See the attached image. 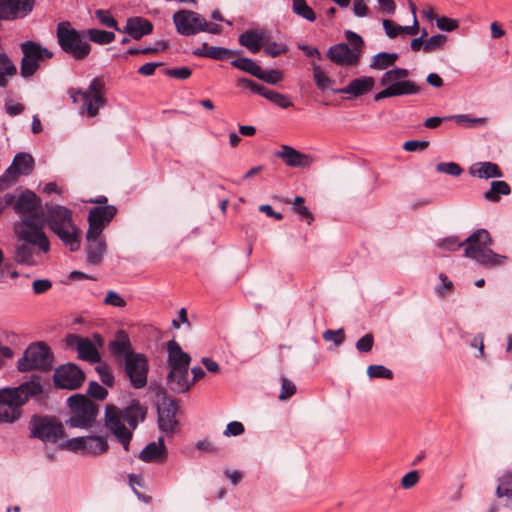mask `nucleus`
Returning <instances> with one entry per match:
<instances>
[{"label": "nucleus", "mask_w": 512, "mask_h": 512, "mask_svg": "<svg viewBox=\"0 0 512 512\" xmlns=\"http://www.w3.org/2000/svg\"><path fill=\"white\" fill-rule=\"evenodd\" d=\"M71 416L65 421L70 428L90 429L99 414V405L83 394H75L67 399Z\"/></svg>", "instance_id": "nucleus-9"}, {"label": "nucleus", "mask_w": 512, "mask_h": 512, "mask_svg": "<svg viewBox=\"0 0 512 512\" xmlns=\"http://www.w3.org/2000/svg\"><path fill=\"white\" fill-rule=\"evenodd\" d=\"M20 176L22 175L18 173L17 169L13 168V164L11 163V165L0 176V192L16 183Z\"/></svg>", "instance_id": "nucleus-42"}, {"label": "nucleus", "mask_w": 512, "mask_h": 512, "mask_svg": "<svg viewBox=\"0 0 512 512\" xmlns=\"http://www.w3.org/2000/svg\"><path fill=\"white\" fill-rule=\"evenodd\" d=\"M29 438L43 443H57L66 436L64 425L55 416L34 414L29 423Z\"/></svg>", "instance_id": "nucleus-10"}, {"label": "nucleus", "mask_w": 512, "mask_h": 512, "mask_svg": "<svg viewBox=\"0 0 512 512\" xmlns=\"http://www.w3.org/2000/svg\"><path fill=\"white\" fill-rule=\"evenodd\" d=\"M86 40L99 45L110 44L115 40V33L96 28L85 29Z\"/></svg>", "instance_id": "nucleus-34"}, {"label": "nucleus", "mask_w": 512, "mask_h": 512, "mask_svg": "<svg viewBox=\"0 0 512 512\" xmlns=\"http://www.w3.org/2000/svg\"><path fill=\"white\" fill-rule=\"evenodd\" d=\"M34 7L35 0H0L1 21L24 19Z\"/></svg>", "instance_id": "nucleus-19"}, {"label": "nucleus", "mask_w": 512, "mask_h": 512, "mask_svg": "<svg viewBox=\"0 0 512 512\" xmlns=\"http://www.w3.org/2000/svg\"><path fill=\"white\" fill-rule=\"evenodd\" d=\"M179 410L178 401L167 395L166 390L162 387V438L172 437L178 428L179 421L176 418ZM167 455V449L162 441V460Z\"/></svg>", "instance_id": "nucleus-14"}, {"label": "nucleus", "mask_w": 512, "mask_h": 512, "mask_svg": "<svg viewBox=\"0 0 512 512\" xmlns=\"http://www.w3.org/2000/svg\"><path fill=\"white\" fill-rule=\"evenodd\" d=\"M153 31L152 23L139 16L129 17L126 20V25L123 29H120V32L128 34L131 38L135 40H140L143 36H146Z\"/></svg>", "instance_id": "nucleus-26"}, {"label": "nucleus", "mask_w": 512, "mask_h": 512, "mask_svg": "<svg viewBox=\"0 0 512 512\" xmlns=\"http://www.w3.org/2000/svg\"><path fill=\"white\" fill-rule=\"evenodd\" d=\"M245 431L244 425L239 421H232L227 424L223 434L229 436H239Z\"/></svg>", "instance_id": "nucleus-60"}, {"label": "nucleus", "mask_w": 512, "mask_h": 512, "mask_svg": "<svg viewBox=\"0 0 512 512\" xmlns=\"http://www.w3.org/2000/svg\"><path fill=\"white\" fill-rule=\"evenodd\" d=\"M421 88L413 81L402 79L388 88H384L374 95L375 101L385 98L397 97L403 95H413L419 93Z\"/></svg>", "instance_id": "nucleus-22"}, {"label": "nucleus", "mask_w": 512, "mask_h": 512, "mask_svg": "<svg viewBox=\"0 0 512 512\" xmlns=\"http://www.w3.org/2000/svg\"><path fill=\"white\" fill-rule=\"evenodd\" d=\"M437 27L446 32H451L458 28V21L455 19L448 18L446 16H441L436 18Z\"/></svg>", "instance_id": "nucleus-56"}, {"label": "nucleus", "mask_w": 512, "mask_h": 512, "mask_svg": "<svg viewBox=\"0 0 512 512\" xmlns=\"http://www.w3.org/2000/svg\"><path fill=\"white\" fill-rule=\"evenodd\" d=\"M256 78H258L268 84L275 85L282 80L283 76H282V72L279 70L273 69V70H269V71H264L260 67L258 70V73L256 75Z\"/></svg>", "instance_id": "nucleus-46"}, {"label": "nucleus", "mask_w": 512, "mask_h": 512, "mask_svg": "<svg viewBox=\"0 0 512 512\" xmlns=\"http://www.w3.org/2000/svg\"><path fill=\"white\" fill-rule=\"evenodd\" d=\"M240 45L249 49L252 53H257L263 46V36L257 30H246L239 36Z\"/></svg>", "instance_id": "nucleus-30"}, {"label": "nucleus", "mask_w": 512, "mask_h": 512, "mask_svg": "<svg viewBox=\"0 0 512 512\" xmlns=\"http://www.w3.org/2000/svg\"><path fill=\"white\" fill-rule=\"evenodd\" d=\"M313 69V79L315 82L316 87L320 91H325L329 89L332 85V80L325 74V72L322 70V68L313 63L312 64Z\"/></svg>", "instance_id": "nucleus-39"}, {"label": "nucleus", "mask_w": 512, "mask_h": 512, "mask_svg": "<svg viewBox=\"0 0 512 512\" xmlns=\"http://www.w3.org/2000/svg\"><path fill=\"white\" fill-rule=\"evenodd\" d=\"M419 481V473L418 471L416 470H413V471H410L408 473H406L402 480H401V485L403 488L405 489H409V488H412L413 486H415Z\"/></svg>", "instance_id": "nucleus-63"}, {"label": "nucleus", "mask_w": 512, "mask_h": 512, "mask_svg": "<svg viewBox=\"0 0 512 512\" xmlns=\"http://www.w3.org/2000/svg\"><path fill=\"white\" fill-rule=\"evenodd\" d=\"M192 373V379H189V375L187 376V384L188 388L182 390V393L189 392L191 388L198 382L199 380L203 379L206 375L205 371L200 366H195L191 369Z\"/></svg>", "instance_id": "nucleus-55"}, {"label": "nucleus", "mask_w": 512, "mask_h": 512, "mask_svg": "<svg viewBox=\"0 0 512 512\" xmlns=\"http://www.w3.org/2000/svg\"><path fill=\"white\" fill-rule=\"evenodd\" d=\"M12 164L13 168L17 169L18 173H20L23 176L30 175L35 167L34 158L26 152L17 153L14 156Z\"/></svg>", "instance_id": "nucleus-31"}, {"label": "nucleus", "mask_w": 512, "mask_h": 512, "mask_svg": "<svg viewBox=\"0 0 512 512\" xmlns=\"http://www.w3.org/2000/svg\"><path fill=\"white\" fill-rule=\"evenodd\" d=\"M23 57L20 62V75L23 78L32 77L40 68V63L53 57V52L39 42L27 40L20 44Z\"/></svg>", "instance_id": "nucleus-13"}, {"label": "nucleus", "mask_w": 512, "mask_h": 512, "mask_svg": "<svg viewBox=\"0 0 512 512\" xmlns=\"http://www.w3.org/2000/svg\"><path fill=\"white\" fill-rule=\"evenodd\" d=\"M178 33L184 36H192L200 32H208L218 35L222 32L220 25L209 23L199 13L191 10H180L173 15Z\"/></svg>", "instance_id": "nucleus-12"}, {"label": "nucleus", "mask_w": 512, "mask_h": 512, "mask_svg": "<svg viewBox=\"0 0 512 512\" xmlns=\"http://www.w3.org/2000/svg\"><path fill=\"white\" fill-rule=\"evenodd\" d=\"M104 303L114 307H124L126 305L125 300L114 291H109L107 293Z\"/></svg>", "instance_id": "nucleus-64"}, {"label": "nucleus", "mask_w": 512, "mask_h": 512, "mask_svg": "<svg viewBox=\"0 0 512 512\" xmlns=\"http://www.w3.org/2000/svg\"><path fill=\"white\" fill-rule=\"evenodd\" d=\"M382 24L388 37L396 38L401 34V25H398L389 19H384Z\"/></svg>", "instance_id": "nucleus-62"}, {"label": "nucleus", "mask_w": 512, "mask_h": 512, "mask_svg": "<svg viewBox=\"0 0 512 512\" xmlns=\"http://www.w3.org/2000/svg\"><path fill=\"white\" fill-rule=\"evenodd\" d=\"M118 210L114 205L95 206L88 212L89 237L101 236L103 230L111 223Z\"/></svg>", "instance_id": "nucleus-17"}, {"label": "nucleus", "mask_w": 512, "mask_h": 512, "mask_svg": "<svg viewBox=\"0 0 512 512\" xmlns=\"http://www.w3.org/2000/svg\"><path fill=\"white\" fill-rule=\"evenodd\" d=\"M108 349L116 361L122 359L125 361L131 355L136 354L132 349L128 334L123 330L116 333L115 338L109 342Z\"/></svg>", "instance_id": "nucleus-24"}, {"label": "nucleus", "mask_w": 512, "mask_h": 512, "mask_svg": "<svg viewBox=\"0 0 512 512\" xmlns=\"http://www.w3.org/2000/svg\"><path fill=\"white\" fill-rule=\"evenodd\" d=\"M19 243L15 246L14 261L20 265L35 266L41 253L50 251V241L43 225L24 219V227L16 228Z\"/></svg>", "instance_id": "nucleus-3"}, {"label": "nucleus", "mask_w": 512, "mask_h": 512, "mask_svg": "<svg viewBox=\"0 0 512 512\" xmlns=\"http://www.w3.org/2000/svg\"><path fill=\"white\" fill-rule=\"evenodd\" d=\"M436 171L452 176H460L463 173L461 166L455 162H442L436 165Z\"/></svg>", "instance_id": "nucleus-51"}, {"label": "nucleus", "mask_w": 512, "mask_h": 512, "mask_svg": "<svg viewBox=\"0 0 512 512\" xmlns=\"http://www.w3.org/2000/svg\"><path fill=\"white\" fill-rule=\"evenodd\" d=\"M54 355L51 348L45 342L30 344L23 356L17 361V369L20 372L33 370L49 371L53 367Z\"/></svg>", "instance_id": "nucleus-11"}, {"label": "nucleus", "mask_w": 512, "mask_h": 512, "mask_svg": "<svg viewBox=\"0 0 512 512\" xmlns=\"http://www.w3.org/2000/svg\"><path fill=\"white\" fill-rule=\"evenodd\" d=\"M43 393L40 376L33 375L30 380L17 387L0 389V423H14L22 416V406L30 398Z\"/></svg>", "instance_id": "nucleus-4"}, {"label": "nucleus", "mask_w": 512, "mask_h": 512, "mask_svg": "<svg viewBox=\"0 0 512 512\" xmlns=\"http://www.w3.org/2000/svg\"><path fill=\"white\" fill-rule=\"evenodd\" d=\"M275 156L282 159L289 167L304 168L313 162V158L310 155L288 145H282L281 149L275 153Z\"/></svg>", "instance_id": "nucleus-23"}, {"label": "nucleus", "mask_w": 512, "mask_h": 512, "mask_svg": "<svg viewBox=\"0 0 512 512\" xmlns=\"http://www.w3.org/2000/svg\"><path fill=\"white\" fill-rule=\"evenodd\" d=\"M56 37L62 51L76 61L86 59L91 53L92 47L86 40L85 29L77 30L69 21L57 24Z\"/></svg>", "instance_id": "nucleus-7"}, {"label": "nucleus", "mask_w": 512, "mask_h": 512, "mask_svg": "<svg viewBox=\"0 0 512 512\" xmlns=\"http://www.w3.org/2000/svg\"><path fill=\"white\" fill-rule=\"evenodd\" d=\"M166 350L167 387L174 393L182 394V390L188 388L187 376L192 358L174 338L166 343Z\"/></svg>", "instance_id": "nucleus-6"}, {"label": "nucleus", "mask_w": 512, "mask_h": 512, "mask_svg": "<svg viewBox=\"0 0 512 512\" xmlns=\"http://www.w3.org/2000/svg\"><path fill=\"white\" fill-rule=\"evenodd\" d=\"M95 370L98 373L99 378L104 385L108 387H112L114 385L115 378L111 371V368L107 364L98 365L96 366Z\"/></svg>", "instance_id": "nucleus-50"}, {"label": "nucleus", "mask_w": 512, "mask_h": 512, "mask_svg": "<svg viewBox=\"0 0 512 512\" xmlns=\"http://www.w3.org/2000/svg\"><path fill=\"white\" fill-rule=\"evenodd\" d=\"M409 76V71L405 68H393L390 70H387L380 79V84L384 86L385 88H388L389 86L394 85L395 83H398V81H401L402 79H405Z\"/></svg>", "instance_id": "nucleus-36"}, {"label": "nucleus", "mask_w": 512, "mask_h": 512, "mask_svg": "<svg viewBox=\"0 0 512 512\" xmlns=\"http://www.w3.org/2000/svg\"><path fill=\"white\" fill-rule=\"evenodd\" d=\"M195 56L211 58L214 60H226L239 54V51H234L225 47L208 46L206 43L201 48L193 51Z\"/></svg>", "instance_id": "nucleus-28"}, {"label": "nucleus", "mask_w": 512, "mask_h": 512, "mask_svg": "<svg viewBox=\"0 0 512 512\" xmlns=\"http://www.w3.org/2000/svg\"><path fill=\"white\" fill-rule=\"evenodd\" d=\"M66 343L68 346H76L80 359L89 361L91 363L100 362V354L96 346L89 338H84L75 334H69L66 337Z\"/></svg>", "instance_id": "nucleus-21"}, {"label": "nucleus", "mask_w": 512, "mask_h": 512, "mask_svg": "<svg viewBox=\"0 0 512 512\" xmlns=\"http://www.w3.org/2000/svg\"><path fill=\"white\" fill-rule=\"evenodd\" d=\"M397 53L380 52L372 57L370 67L377 70H385L396 62Z\"/></svg>", "instance_id": "nucleus-35"}, {"label": "nucleus", "mask_w": 512, "mask_h": 512, "mask_svg": "<svg viewBox=\"0 0 512 512\" xmlns=\"http://www.w3.org/2000/svg\"><path fill=\"white\" fill-rule=\"evenodd\" d=\"M288 51V47L285 45V44H278L276 42H272V43H269L265 48H264V53L267 55V56H270V57H277L281 54H284Z\"/></svg>", "instance_id": "nucleus-57"}, {"label": "nucleus", "mask_w": 512, "mask_h": 512, "mask_svg": "<svg viewBox=\"0 0 512 512\" xmlns=\"http://www.w3.org/2000/svg\"><path fill=\"white\" fill-rule=\"evenodd\" d=\"M108 448L109 445L105 437L89 435L86 442L85 455L98 456L107 452Z\"/></svg>", "instance_id": "nucleus-32"}, {"label": "nucleus", "mask_w": 512, "mask_h": 512, "mask_svg": "<svg viewBox=\"0 0 512 512\" xmlns=\"http://www.w3.org/2000/svg\"><path fill=\"white\" fill-rule=\"evenodd\" d=\"M510 193L511 188L509 184L505 181L498 180L491 182L490 189L485 191L483 196L488 201L498 202L501 195H509Z\"/></svg>", "instance_id": "nucleus-33"}, {"label": "nucleus", "mask_w": 512, "mask_h": 512, "mask_svg": "<svg viewBox=\"0 0 512 512\" xmlns=\"http://www.w3.org/2000/svg\"><path fill=\"white\" fill-rule=\"evenodd\" d=\"M323 338L326 341H333L337 346L341 345L345 340L344 330L343 329L326 330L323 333Z\"/></svg>", "instance_id": "nucleus-58"}, {"label": "nucleus", "mask_w": 512, "mask_h": 512, "mask_svg": "<svg viewBox=\"0 0 512 512\" xmlns=\"http://www.w3.org/2000/svg\"><path fill=\"white\" fill-rule=\"evenodd\" d=\"M493 240L490 233L479 228L475 230L464 241H460L456 236H450L439 242L438 247L441 249L456 251L465 245L464 255L477 264L482 266H500L505 263L506 256L495 253L490 246Z\"/></svg>", "instance_id": "nucleus-1"}, {"label": "nucleus", "mask_w": 512, "mask_h": 512, "mask_svg": "<svg viewBox=\"0 0 512 512\" xmlns=\"http://www.w3.org/2000/svg\"><path fill=\"white\" fill-rule=\"evenodd\" d=\"M41 199L32 190L22 191L14 203V211L20 216L22 227L24 219H32L33 222L40 217Z\"/></svg>", "instance_id": "nucleus-18"}, {"label": "nucleus", "mask_w": 512, "mask_h": 512, "mask_svg": "<svg viewBox=\"0 0 512 512\" xmlns=\"http://www.w3.org/2000/svg\"><path fill=\"white\" fill-rule=\"evenodd\" d=\"M127 477L128 483L132 488L133 492L136 494L137 498L144 503H150L152 498L149 495H146L145 493L139 492L136 488H145L143 476L140 474H128Z\"/></svg>", "instance_id": "nucleus-37"}, {"label": "nucleus", "mask_w": 512, "mask_h": 512, "mask_svg": "<svg viewBox=\"0 0 512 512\" xmlns=\"http://www.w3.org/2000/svg\"><path fill=\"white\" fill-rule=\"evenodd\" d=\"M296 385L287 379L286 377L281 378V391L279 395V400L285 401L292 397L296 393Z\"/></svg>", "instance_id": "nucleus-52"}, {"label": "nucleus", "mask_w": 512, "mask_h": 512, "mask_svg": "<svg viewBox=\"0 0 512 512\" xmlns=\"http://www.w3.org/2000/svg\"><path fill=\"white\" fill-rule=\"evenodd\" d=\"M238 85H245L248 89H250L251 92L261 95L264 98L265 95H267V92L269 91V89H267L265 86L248 78L238 79Z\"/></svg>", "instance_id": "nucleus-53"}, {"label": "nucleus", "mask_w": 512, "mask_h": 512, "mask_svg": "<svg viewBox=\"0 0 512 512\" xmlns=\"http://www.w3.org/2000/svg\"><path fill=\"white\" fill-rule=\"evenodd\" d=\"M439 279L441 280V284L436 287L435 293L439 297H441V296L447 294V292L452 290L453 283H452V281H450L448 279V277L444 273H441L439 275Z\"/></svg>", "instance_id": "nucleus-61"}, {"label": "nucleus", "mask_w": 512, "mask_h": 512, "mask_svg": "<svg viewBox=\"0 0 512 512\" xmlns=\"http://www.w3.org/2000/svg\"><path fill=\"white\" fill-rule=\"evenodd\" d=\"M447 41V36L444 34H437L431 36L427 40L424 41V52L431 53L440 49L444 43Z\"/></svg>", "instance_id": "nucleus-47"}, {"label": "nucleus", "mask_w": 512, "mask_h": 512, "mask_svg": "<svg viewBox=\"0 0 512 512\" xmlns=\"http://www.w3.org/2000/svg\"><path fill=\"white\" fill-rule=\"evenodd\" d=\"M95 17L102 25L108 28H113L116 31H120L118 23L116 19L111 15L110 11L104 9H97L95 10Z\"/></svg>", "instance_id": "nucleus-45"}, {"label": "nucleus", "mask_w": 512, "mask_h": 512, "mask_svg": "<svg viewBox=\"0 0 512 512\" xmlns=\"http://www.w3.org/2000/svg\"><path fill=\"white\" fill-rule=\"evenodd\" d=\"M145 410L138 400L120 409L113 404L105 406L104 426L121 443L125 451H129L130 441L139 421L145 419Z\"/></svg>", "instance_id": "nucleus-2"}, {"label": "nucleus", "mask_w": 512, "mask_h": 512, "mask_svg": "<svg viewBox=\"0 0 512 512\" xmlns=\"http://www.w3.org/2000/svg\"><path fill=\"white\" fill-rule=\"evenodd\" d=\"M105 83L102 78H93L87 89L81 88H69L67 93L70 96L73 103L79 101L81 97L82 105L80 107V114L89 118L96 117L99 114L101 108L107 104V100L104 95Z\"/></svg>", "instance_id": "nucleus-8"}, {"label": "nucleus", "mask_w": 512, "mask_h": 512, "mask_svg": "<svg viewBox=\"0 0 512 512\" xmlns=\"http://www.w3.org/2000/svg\"><path fill=\"white\" fill-rule=\"evenodd\" d=\"M87 395L96 400L103 401L107 397L108 391L97 381H90L87 388Z\"/></svg>", "instance_id": "nucleus-49"}, {"label": "nucleus", "mask_w": 512, "mask_h": 512, "mask_svg": "<svg viewBox=\"0 0 512 512\" xmlns=\"http://www.w3.org/2000/svg\"><path fill=\"white\" fill-rule=\"evenodd\" d=\"M44 222L71 252L81 246V230L74 223L71 209L53 203H46Z\"/></svg>", "instance_id": "nucleus-5"}, {"label": "nucleus", "mask_w": 512, "mask_h": 512, "mask_svg": "<svg viewBox=\"0 0 512 512\" xmlns=\"http://www.w3.org/2000/svg\"><path fill=\"white\" fill-rule=\"evenodd\" d=\"M231 65L236 69L253 75L254 77H256L258 70L260 68V66L257 65L252 59L246 57L232 60Z\"/></svg>", "instance_id": "nucleus-41"}, {"label": "nucleus", "mask_w": 512, "mask_h": 512, "mask_svg": "<svg viewBox=\"0 0 512 512\" xmlns=\"http://www.w3.org/2000/svg\"><path fill=\"white\" fill-rule=\"evenodd\" d=\"M124 370L133 388L141 389L147 385L148 361L144 354L136 353L127 358Z\"/></svg>", "instance_id": "nucleus-16"}, {"label": "nucleus", "mask_w": 512, "mask_h": 512, "mask_svg": "<svg viewBox=\"0 0 512 512\" xmlns=\"http://www.w3.org/2000/svg\"><path fill=\"white\" fill-rule=\"evenodd\" d=\"M469 173L471 176L478 177L480 179L500 178L503 176V172L500 167L489 161L473 164L469 168Z\"/></svg>", "instance_id": "nucleus-29"}, {"label": "nucleus", "mask_w": 512, "mask_h": 512, "mask_svg": "<svg viewBox=\"0 0 512 512\" xmlns=\"http://www.w3.org/2000/svg\"><path fill=\"white\" fill-rule=\"evenodd\" d=\"M88 436L74 437L67 439L59 444V448L62 450H69L75 453L81 452L85 455V447Z\"/></svg>", "instance_id": "nucleus-38"}, {"label": "nucleus", "mask_w": 512, "mask_h": 512, "mask_svg": "<svg viewBox=\"0 0 512 512\" xmlns=\"http://www.w3.org/2000/svg\"><path fill=\"white\" fill-rule=\"evenodd\" d=\"M86 241L87 246L85 248V252L87 262L93 265L101 263L107 249L105 239L101 238V236L91 238L89 237V232H86Z\"/></svg>", "instance_id": "nucleus-27"}, {"label": "nucleus", "mask_w": 512, "mask_h": 512, "mask_svg": "<svg viewBox=\"0 0 512 512\" xmlns=\"http://www.w3.org/2000/svg\"><path fill=\"white\" fill-rule=\"evenodd\" d=\"M139 458L146 462L150 463L160 459V438H158V442L149 443L139 454Z\"/></svg>", "instance_id": "nucleus-40"}, {"label": "nucleus", "mask_w": 512, "mask_h": 512, "mask_svg": "<svg viewBox=\"0 0 512 512\" xmlns=\"http://www.w3.org/2000/svg\"><path fill=\"white\" fill-rule=\"evenodd\" d=\"M162 72L168 76L169 78L184 81L191 77L192 70L187 66L180 67H167L162 70Z\"/></svg>", "instance_id": "nucleus-43"}, {"label": "nucleus", "mask_w": 512, "mask_h": 512, "mask_svg": "<svg viewBox=\"0 0 512 512\" xmlns=\"http://www.w3.org/2000/svg\"><path fill=\"white\" fill-rule=\"evenodd\" d=\"M374 337L371 333L365 334L356 342V349L361 353H368L372 350Z\"/></svg>", "instance_id": "nucleus-54"}, {"label": "nucleus", "mask_w": 512, "mask_h": 512, "mask_svg": "<svg viewBox=\"0 0 512 512\" xmlns=\"http://www.w3.org/2000/svg\"><path fill=\"white\" fill-rule=\"evenodd\" d=\"M375 85V79L371 76H362L353 79L347 86L339 89H332L333 93L349 94L353 98H358L369 93Z\"/></svg>", "instance_id": "nucleus-25"}, {"label": "nucleus", "mask_w": 512, "mask_h": 512, "mask_svg": "<svg viewBox=\"0 0 512 512\" xmlns=\"http://www.w3.org/2000/svg\"><path fill=\"white\" fill-rule=\"evenodd\" d=\"M84 380V372L76 364L70 362L57 367L53 375L54 385L60 389H78Z\"/></svg>", "instance_id": "nucleus-15"}, {"label": "nucleus", "mask_w": 512, "mask_h": 512, "mask_svg": "<svg viewBox=\"0 0 512 512\" xmlns=\"http://www.w3.org/2000/svg\"><path fill=\"white\" fill-rule=\"evenodd\" d=\"M265 98L277 105L280 108L286 109L293 106V103L290 101L289 97L285 94L270 90L265 95Z\"/></svg>", "instance_id": "nucleus-44"}, {"label": "nucleus", "mask_w": 512, "mask_h": 512, "mask_svg": "<svg viewBox=\"0 0 512 512\" xmlns=\"http://www.w3.org/2000/svg\"><path fill=\"white\" fill-rule=\"evenodd\" d=\"M327 57L340 66H353L359 62L360 50L351 49L346 43H338L327 51Z\"/></svg>", "instance_id": "nucleus-20"}, {"label": "nucleus", "mask_w": 512, "mask_h": 512, "mask_svg": "<svg viewBox=\"0 0 512 512\" xmlns=\"http://www.w3.org/2000/svg\"><path fill=\"white\" fill-rule=\"evenodd\" d=\"M293 13L309 22L316 20V13L307 3L299 6Z\"/></svg>", "instance_id": "nucleus-59"}, {"label": "nucleus", "mask_w": 512, "mask_h": 512, "mask_svg": "<svg viewBox=\"0 0 512 512\" xmlns=\"http://www.w3.org/2000/svg\"><path fill=\"white\" fill-rule=\"evenodd\" d=\"M367 374L370 378H384L389 380L393 378V372L383 365L368 366Z\"/></svg>", "instance_id": "nucleus-48"}]
</instances>
